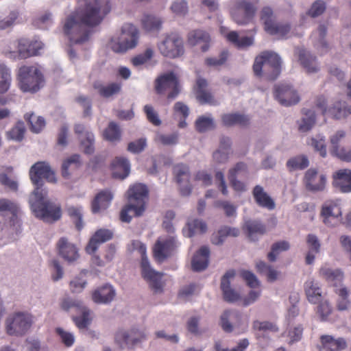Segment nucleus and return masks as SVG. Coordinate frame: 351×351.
<instances>
[{"label":"nucleus","instance_id":"nucleus-1","mask_svg":"<svg viewBox=\"0 0 351 351\" xmlns=\"http://www.w3.org/2000/svg\"><path fill=\"white\" fill-rule=\"evenodd\" d=\"M107 0H88L71 12L65 19L63 32L73 44L88 40L93 29L99 25L110 12Z\"/></svg>","mask_w":351,"mask_h":351},{"label":"nucleus","instance_id":"nucleus-2","mask_svg":"<svg viewBox=\"0 0 351 351\" xmlns=\"http://www.w3.org/2000/svg\"><path fill=\"white\" fill-rule=\"evenodd\" d=\"M47 191L40 187L35 188L29 197V204L34 215L43 221L53 223L62 217L60 204L47 199Z\"/></svg>","mask_w":351,"mask_h":351},{"label":"nucleus","instance_id":"nucleus-3","mask_svg":"<svg viewBox=\"0 0 351 351\" xmlns=\"http://www.w3.org/2000/svg\"><path fill=\"white\" fill-rule=\"evenodd\" d=\"M280 56L269 51H262L255 59L252 66L254 75L261 77L265 76L268 80H275L281 73Z\"/></svg>","mask_w":351,"mask_h":351},{"label":"nucleus","instance_id":"nucleus-4","mask_svg":"<svg viewBox=\"0 0 351 351\" xmlns=\"http://www.w3.org/2000/svg\"><path fill=\"white\" fill-rule=\"evenodd\" d=\"M18 86L23 93H35L44 85V76L36 66H21L16 74Z\"/></svg>","mask_w":351,"mask_h":351},{"label":"nucleus","instance_id":"nucleus-5","mask_svg":"<svg viewBox=\"0 0 351 351\" xmlns=\"http://www.w3.org/2000/svg\"><path fill=\"white\" fill-rule=\"evenodd\" d=\"M132 246L134 250L138 251L141 258V269L142 277L149 283V287L154 293H161L163 289V285L161 281L163 274L152 268L146 255L147 248L145 245L138 241H134L132 242Z\"/></svg>","mask_w":351,"mask_h":351},{"label":"nucleus","instance_id":"nucleus-6","mask_svg":"<svg viewBox=\"0 0 351 351\" xmlns=\"http://www.w3.org/2000/svg\"><path fill=\"white\" fill-rule=\"evenodd\" d=\"M138 31L130 23L125 24L119 37L112 38L109 43L112 50L117 53H124L133 49L138 43Z\"/></svg>","mask_w":351,"mask_h":351},{"label":"nucleus","instance_id":"nucleus-7","mask_svg":"<svg viewBox=\"0 0 351 351\" xmlns=\"http://www.w3.org/2000/svg\"><path fill=\"white\" fill-rule=\"evenodd\" d=\"M260 20L263 22L264 30L269 35L284 38L291 30V25L289 23L276 20L274 10L269 6L263 7L261 10Z\"/></svg>","mask_w":351,"mask_h":351},{"label":"nucleus","instance_id":"nucleus-8","mask_svg":"<svg viewBox=\"0 0 351 351\" xmlns=\"http://www.w3.org/2000/svg\"><path fill=\"white\" fill-rule=\"evenodd\" d=\"M32 322L30 314L23 312L14 313L6 319V332L9 335L22 336L30 328Z\"/></svg>","mask_w":351,"mask_h":351},{"label":"nucleus","instance_id":"nucleus-9","mask_svg":"<svg viewBox=\"0 0 351 351\" xmlns=\"http://www.w3.org/2000/svg\"><path fill=\"white\" fill-rule=\"evenodd\" d=\"M257 3L258 1L253 3L246 0L237 1L230 9L232 19L238 25L248 24L255 16Z\"/></svg>","mask_w":351,"mask_h":351},{"label":"nucleus","instance_id":"nucleus-10","mask_svg":"<svg viewBox=\"0 0 351 351\" xmlns=\"http://www.w3.org/2000/svg\"><path fill=\"white\" fill-rule=\"evenodd\" d=\"M155 88L158 94L168 93L167 99L169 100L174 99L180 90L178 79L172 71L158 77L156 80Z\"/></svg>","mask_w":351,"mask_h":351},{"label":"nucleus","instance_id":"nucleus-11","mask_svg":"<svg viewBox=\"0 0 351 351\" xmlns=\"http://www.w3.org/2000/svg\"><path fill=\"white\" fill-rule=\"evenodd\" d=\"M161 54L167 58H176L184 53V45L182 38L177 34L171 33L158 45Z\"/></svg>","mask_w":351,"mask_h":351},{"label":"nucleus","instance_id":"nucleus-12","mask_svg":"<svg viewBox=\"0 0 351 351\" xmlns=\"http://www.w3.org/2000/svg\"><path fill=\"white\" fill-rule=\"evenodd\" d=\"M128 200L136 206V216H141L145 210L148 189L145 184H135L128 191Z\"/></svg>","mask_w":351,"mask_h":351},{"label":"nucleus","instance_id":"nucleus-13","mask_svg":"<svg viewBox=\"0 0 351 351\" xmlns=\"http://www.w3.org/2000/svg\"><path fill=\"white\" fill-rule=\"evenodd\" d=\"M29 178L36 188H43V178L50 182L56 181L55 173L49 164L41 161L37 162L32 166L29 170Z\"/></svg>","mask_w":351,"mask_h":351},{"label":"nucleus","instance_id":"nucleus-14","mask_svg":"<svg viewBox=\"0 0 351 351\" xmlns=\"http://www.w3.org/2000/svg\"><path fill=\"white\" fill-rule=\"evenodd\" d=\"M177 247L178 243L175 237L159 238L153 247V256L158 262H163L172 255Z\"/></svg>","mask_w":351,"mask_h":351},{"label":"nucleus","instance_id":"nucleus-15","mask_svg":"<svg viewBox=\"0 0 351 351\" xmlns=\"http://www.w3.org/2000/svg\"><path fill=\"white\" fill-rule=\"evenodd\" d=\"M326 177L323 173H319L315 168L308 169L304 176L303 183L306 189L311 192H322L326 186Z\"/></svg>","mask_w":351,"mask_h":351},{"label":"nucleus","instance_id":"nucleus-16","mask_svg":"<svg viewBox=\"0 0 351 351\" xmlns=\"http://www.w3.org/2000/svg\"><path fill=\"white\" fill-rule=\"evenodd\" d=\"M173 174L176 182L179 185L182 195L188 196L192 191L190 183V170L188 165L180 163L173 167Z\"/></svg>","mask_w":351,"mask_h":351},{"label":"nucleus","instance_id":"nucleus-17","mask_svg":"<svg viewBox=\"0 0 351 351\" xmlns=\"http://www.w3.org/2000/svg\"><path fill=\"white\" fill-rule=\"evenodd\" d=\"M274 97L281 105L285 106L295 105L300 101V97L292 86L285 83L275 86Z\"/></svg>","mask_w":351,"mask_h":351},{"label":"nucleus","instance_id":"nucleus-18","mask_svg":"<svg viewBox=\"0 0 351 351\" xmlns=\"http://www.w3.org/2000/svg\"><path fill=\"white\" fill-rule=\"evenodd\" d=\"M12 81L10 69L5 64L0 63V106H5L14 101L13 94L5 95L10 88Z\"/></svg>","mask_w":351,"mask_h":351},{"label":"nucleus","instance_id":"nucleus-19","mask_svg":"<svg viewBox=\"0 0 351 351\" xmlns=\"http://www.w3.org/2000/svg\"><path fill=\"white\" fill-rule=\"evenodd\" d=\"M341 209L335 202H326L322 207L321 215L324 223L328 226H337L341 219Z\"/></svg>","mask_w":351,"mask_h":351},{"label":"nucleus","instance_id":"nucleus-20","mask_svg":"<svg viewBox=\"0 0 351 351\" xmlns=\"http://www.w3.org/2000/svg\"><path fill=\"white\" fill-rule=\"evenodd\" d=\"M146 339V335L144 331L136 328H132L129 332L120 330L115 336V340L119 343H124L129 349L134 348V346L141 343Z\"/></svg>","mask_w":351,"mask_h":351},{"label":"nucleus","instance_id":"nucleus-21","mask_svg":"<svg viewBox=\"0 0 351 351\" xmlns=\"http://www.w3.org/2000/svg\"><path fill=\"white\" fill-rule=\"evenodd\" d=\"M43 47V44L36 40L22 38L17 40V52L22 59L37 56Z\"/></svg>","mask_w":351,"mask_h":351},{"label":"nucleus","instance_id":"nucleus-22","mask_svg":"<svg viewBox=\"0 0 351 351\" xmlns=\"http://www.w3.org/2000/svg\"><path fill=\"white\" fill-rule=\"evenodd\" d=\"M193 92L199 104L212 106L218 104L212 93L208 89V82L205 79L201 77L197 79Z\"/></svg>","mask_w":351,"mask_h":351},{"label":"nucleus","instance_id":"nucleus-23","mask_svg":"<svg viewBox=\"0 0 351 351\" xmlns=\"http://www.w3.org/2000/svg\"><path fill=\"white\" fill-rule=\"evenodd\" d=\"M346 136V132L343 130L337 131L330 138L331 149L330 153L344 161H351V150L345 147H341L339 143Z\"/></svg>","mask_w":351,"mask_h":351},{"label":"nucleus","instance_id":"nucleus-24","mask_svg":"<svg viewBox=\"0 0 351 351\" xmlns=\"http://www.w3.org/2000/svg\"><path fill=\"white\" fill-rule=\"evenodd\" d=\"M75 133L80 141V146L86 154H92L95 151V137L92 132L86 130L82 124H76L74 127Z\"/></svg>","mask_w":351,"mask_h":351},{"label":"nucleus","instance_id":"nucleus-25","mask_svg":"<svg viewBox=\"0 0 351 351\" xmlns=\"http://www.w3.org/2000/svg\"><path fill=\"white\" fill-rule=\"evenodd\" d=\"M56 248L59 256L67 262L75 261L79 257L77 247L73 243L69 242L66 237H61L58 240Z\"/></svg>","mask_w":351,"mask_h":351},{"label":"nucleus","instance_id":"nucleus-26","mask_svg":"<svg viewBox=\"0 0 351 351\" xmlns=\"http://www.w3.org/2000/svg\"><path fill=\"white\" fill-rule=\"evenodd\" d=\"M112 198L113 194L110 190L100 191L91 201V212L93 214H97L106 210L110 205Z\"/></svg>","mask_w":351,"mask_h":351},{"label":"nucleus","instance_id":"nucleus-27","mask_svg":"<svg viewBox=\"0 0 351 351\" xmlns=\"http://www.w3.org/2000/svg\"><path fill=\"white\" fill-rule=\"evenodd\" d=\"M113 237V232L108 229H99L90 238L88 245L86 247V251L90 254H94L99 246L110 240Z\"/></svg>","mask_w":351,"mask_h":351},{"label":"nucleus","instance_id":"nucleus-28","mask_svg":"<svg viewBox=\"0 0 351 351\" xmlns=\"http://www.w3.org/2000/svg\"><path fill=\"white\" fill-rule=\"evenodd\" d=\"M321 345L319 346V351H341L345 350L348 343L343 337L335 339L331 335H324L320 337Z\"/></svg>","mask_w":351,"mask_h":351},{"label":"nucleus","instance_id":"nucleus-29","mask_svg":"<svg viewBox=\"0 0 351 351\" xmlns=\"http://www.w3.org/2000/svg\"><path fill=\"white\" fill-rule=\"evenodd\" d=\"M235 276L234 270H229L223 276L221 280V289L225 301L232 303L240 299L239 294L230 287V278Z\"/></svg>","mask_w":351,"mask_h":351},{"label":"nucleus","instance_id":"nucleus-30","mask_svg":"<svg viewBox=\"0 0 351 351\" xmlns=\"http://www.w3.org/2000/svg\"><path fill=\"white\" fill-rule=\"evenodd\" d=\"M333 186L343 193L351 192V170L340 169L333 175Z\"/></svg>","mask_w":351,"mask_h":351},{"label":"nucleus","instance_id":"nucleus-31","mask_svg":"<svg viewBox=\"0 0 351 351\" xmlns=\"http://www.w3.org/2000/svg\"><path fill=\"white\" fill-rule=\"evenodd\" d=\"M241 173H247V165L243 162H237L232 169H230L228 173V180L231 186L239 192L246 190L245 184L237 179V175Z\"/></svg>","mask_w":351,"mask_h":351},{"label":"nucleus","instance_id":"nucleus-32","mask_svg":"<svg viewBox=\"0 0 351 351\" xmlns=\"http://www.w3.org/2000/svg\"><path fill=\"white\" fill-rule=\"evenodd\" d=\"M221 118L223 125L226 127L238 125L241 128H247L251 120L248 115L239 112L223 114Z\"/></svg>","mask_w":351,"mask_h":351},{"label":"nucleus","instance_id":"nucleus-33","mask_svg":"<svg viewBox=\"0 0 351 351\" xmlns=\"http://www.w3.org/2000/svg\"><path fill=\"white\" fill-rule=\"evenodd\" d=\"M210 250L207 246H202L194 254L191 261V267L195 271L206 269L208 265Z\"/></svg>","mask_w":351,"mask_h":351},{"label":"nucleus","instance_id":"nucleus-34","mask_svg":"<svg viewBox=\"0 0 351 351\" xmlns=\"http://www.w3.org/2000/svg\"><path fill=\"white\" fill-rule=\"evenodd\" d=\"M210 36L208 32L202 29H195L188 34V43L192 46L202 43L201 47L202 52H206L209 49Z\"/></svg>","mask_w":351,"mask_h":351},{"label":"nucleus","instance_id":"nucleus-35","mask_svg":"<svg viewBox=\"0 0 351 351\" xmlns=\"http://www.w3.org/2000/svg\"><path fill=\"white\" fill-rule=\"evenodd\" d=\"M252 195L256 203L261 207L269 210L276 207L274 199L264 191L263 186L256 185L254 187Z\"/></svg>","mask_w":351,"mask_h":351},{"label":"nucleus","instance_id":"nucleus-36","mask_svg":"<svg viewBox=\"0 0 351 351\" xmlns=\"http://www.w3.org/2000/svg\"><path fill=\"white\" fill-rule=\"evenodd\" d=\"M111 169L113 178L123 180L130 173V162L125 158L116 157L111 164Z\"/></svg>","mask_w":351,"mask_h":351},{"label":"nucleus","instance_id":"nucleus-37","mask_svg":"<svg viewBox=\"0 0 351 351\" xmlns=\"http://www.w3.org/2000/svg\"><path fill=\"white\" fill-rule=\"evenodd\" d=\"M304 291L308 301L312 304L321 302L322 292L317 282L311 279L304 283Z\"/></svg>","mask_w":351,"mask_h":351},{"label":"nucleus","instance_id":"nucleus-38","mask_svg":"<svg viewBox=\"0 0 351 351\" xmlns=\"http://www.w3.org/2000/svg\"><path fill=\"white\" fill-rule=\"evenodd\" d=\"M320 276L336 288L343 280V274L340 269H332L326 266H323L319 269Z\"/></svg>","mask_w":351,"mask_h":351},{"label":"nucleus","instance_id":"nucleus-39","mask_svg":"<svg viewBox=\"0 0 351 351\" xmlns=\"http://www.w3.org/2000/svg\"><path fill=\"white\" fill-rule=\"evenodd\" d=\"M115 295V291L112 286L106 285L96 289L92 295L93 300L96 303H108Z\"/></svg>","mask_w":351,"mask_h":351},{"label":"nucleus","instance_id":"nucleus-40","mask_svg":"<svg viewBox=\"0 0 351 351\" xmlns=\"http://www.w3.org/2000/svg\"><path fill=\"white\" fill-rule=\"evenodd\" d=\"M240 231L238 228L224 226L221 227L216 234L212 235L211 242L214 245H221L227 237H237Z\"/></svg>","mask_w":351,"mask_h":351},{"label":"nucleus","instance_id":"nucleus-41","mask_svg":"<svg viewBox=\"0 0 351 351\" xmlns=\"http://www.w3.org/2000/svg\"><path fill=\"white\" fill-rule=\"evenodd\" d=\"M93 87L97 90L100 96L104 98L110 97L118 94L121 90V84L118 82H112L108 85H104L99 82H95Z\"/></svg>","mask_w":351,"mask_h":351},{"label":"nucleus","instance_id":"nucleus-42","mask_svg":"<svg viewBox=\"0 0 351 351\" xmlns=\"http://www.w3.org/2000/svg\"><path fill=\"white\" fill-rule=\"evenodd\" d=\"M334 291L338 296L336 301L337 309L339 311H348L351 304L349 299L350 292L348 288L345 286H341L335 288Z\"/></svg>","mask_w":351,"mask_h":351},{"label":"nucleus","instance_id":"nucleus-43","mask_svg":"<svg viewBox=\"0 0 351 351\" xmlns=\"http://www.w3.org/2000/svg\"><path fill=\"white\" fill-rule=\"evenodd\" d=\"M298 58L301 65L308 73H315L318 71L316 65V58L305 49H300Z\"/></svg>","mask_w":351,"mask_h":351},{"label":"nucleus","instance_id":"nucleus-44","mask_svg":"<svg viewBox=\"0 0 351 351\" xmlns=\"http://www.w3.org/2000/svg\"><path fill=\"white\" fill-rule=\"evenodd\" d=\"M186 227V229H184L183 231L187 237H192L195 234H204L207 230L206 223L197 219L188 221Z\"/></svg>","mask_w":351,"mask_h":351},{"label":"nucleus","instance_id":"nucleus-45","mask_svg":"<svg viewBox=\"0 0 351 351\" xmlns=\"http://www.w3.org/2000/svg\"><path fill=\"white\" fill-rule=\"evenodd\" d=\"M141 24L146 32H154L160 30L162 21L155 15L145 14L141 19Z\"/></svg>","mask_w":351,"mask_h":351},{"label":"nucleus","instance_id":"nucleus-46","mask_svg":"<svg viewBox=\"0 0 351 351\" xmlns=\"http://www.w3.org/2000/svg\"><path fill=\"white\" fill-rule=\"evenodd\" d=\"M244 228L247 232V237L254 241V236L255 234L263 235L267 230L266 226L258 220H249L245 223Z\"/></svg>","mask_w":351,"mask_h":351},{"label":"nucleus","instance_id":"nucleus-47","mask_svg":"<svg viewBox=\"0 0 351 351\" xmlns=\"http://www.w3.org/2000/svg\"><path fill=\"white\" fill-rule=\"evenodd\" d=\"M226 38L237 48H246L254 43L253 37L243 36L239 38V34L236 31L230 32L226 34Z\"/></svg>","mask_w":351,"mask_h":351},{"label":"nucleus","instance_id":"nucleus-48","mask_svg":"<svg viewBox=\"0 0 351 351\" xmlns=\"http://www.w3.org/2000/svg\"><path fill=\"white\" fill-rule=\"evenodd\" d=\"M80 155L73 154L64 160L62 165V176L69 178L73 170L78 169L81 165Z\"/></svg>","mask_w":351,"mask_h":351},{"label":"nucleus","instance_id":"nucleus-49","mask_svg":"<svg viewBox=\"0 0 351 351\" xmlns=\"http://www.w3.org/2000/svg\"><path fill=\"white\" fill-rule=\"evenodd\" d=\"M24 119L29 125L31 131L35 133L40 132L45 126V121L42 117H36L33 112H27Z\"/></svg>","mask_w":351,"mask_h":351},{"label":"nucleus","instance_id":"nucleus-50","mask_svg":"<svg viewBox=\"0 0 351 351\" xmlns=\"http://www.w3.org/2000/svg\"><path fill=\"white\" fill-rule=\"evenodd\" d=\"M309 165V160L307 156L299 155L291 158L287 162V167L290 171L295 170H303Z\"/></svg>","mask_w":351,"mask_h":351},{"label":"nucleus","instance_id":"nucleus-51","mask_svg":"<svg viewBox=\"0 0 351 351\" xmlns=\"http://www.w3.org/2000/svg\"><path fill=\"white\" fill-rule=\"evenodd\" d=\"M173 112L175 115H179L181 117V119L179 121L178 127L180 128H184L187 125L186 119L189 114V108L182 101H178L174 104Z\"/></svg>","mask_w":351,"mask_h":351},{"label":"nucleus","instance_id":"nucleus-52","mask_svg":"<svg viewBox=\"0 0 351 351\" xmlns=\"http://www.w3.org/2000/svg\"><path fill=\"white\" fill-rule=\"evenodd\" d=\"M289 243L286 241H280L274 243L271 247V251L267 254V258L270 262H274L277 256L282 252L289 249Z\"/></svg>","mask_w":351,"mask_h":351},{"label":"nucleus","instance_id":"nucleus-53","mask_svg":"<svg viewBox=\"0 0 351 351\" xmlns=\"http://www.w3.org/2000/svg\"><path fill=\"white\" fill-rule=\"evenodd\" d=\"M304 117L302 119L299 125V130L302 132H306L310 130L315 123V114L311 110H306L303 112Z\"/></svg>","mask_w":351,"mask_h":351},{"label":"nucleus","instance_id":"nucleus-54","mask_svg":"<svg viewBox=\"0 0 351 351\" xmlns=\"http://www.w3.org/2000/svg\"><path fill=\"white\" fill-rule=\"evenodd\" d=\"M105 139L109 141H119L121 138V130L119 125L112 121L104 132Z\"/></svg>","mask_w":351,"mask_h":351},{"label":"nucleus","instance_id":"nucleus-55","mask_svg":"<svg viewBox=\"0 0 351 351\" xmlns=\"http://www.w3.org/2000/svg\"><path fill=\"white\" fill-rule=\"evenodd\" d=\"M82 315L79 317H73V319L79 328H86L90 322V311L84 305L79 308Z\"/></svg>","mask_w":351,"mask_h":351},{"label":"nucleus","instance_id":"nucleus-56","mask_svg":"<svg viewBox=\"0 0 351 351\" xmlns=\"http://www.w3.org/2000/svg\"><path fill=\"white\" fill-rule=\"evenodd\" d=\"M19 211V206L15 202L5 198L0 199V214L8 212L13 216H16Z\"/></svg>","mask_w":351,"mask_h":351},{"label":"nucleus","instance_id":"nucleus-57","mask_svg":"<svg viewBox=\"0 0 351 351\" xmlns=\"http://www.w3.org/2000/svg\"><path fill=\"white\" fill-rule=\"evenodd\" d=\"M12 167H8L7 168L8 173H0V183L11 191H16L18 189V184L16 181L12 180L8 175V173H12Z\"/></svg>","mask_w":351,"mask_h":351},{"label":"nucleus","instance_id":"nucleus-58","mask_svg":"<svg viewBox=\"0 0 351 351\" xmlns=\"http://www.w3.org/2000/svg\"><path fill=\"white\" fill-rule=\"evenodd\" d=\"M214 128L215 124L212 118L202 116L195 121V128L199 132H204Z\"/></svg>","mask_w":351,"mask_h":351},{"label":"nucleus","instance_id":"nucleus-59","mask_svg":"<svg viewBox=\"0 0 351 351\" xmlns=\"http://www.w3.org/2000/svg\"><path fill=\"white\" fill-rule=\"evenodd\" d=\"M332 311V306L328 300L319 302L317 307V313L322 321H326Z\"/></svg>","mask_w":351,"mask_h":351},{"label":"nucleus","instance_id":"nucleus-60","mask_svg":"<svg viewBox=\"0 0 351 351\" xmlns=\"http://www.w3.org/2000/svg\"><path fill=\"white\" fill-rule=\"evenodd\" d=\"M67 212L69 215L75 220L76 228L81 230L83 228L82 208L71 206L67 209Z\"/></svg>","mask_w":351,"mask_h":351},{"label":"nucleus","instance_id":"nucleus-61","mask_svg":"<svg viewBox=\"0 0 351 351\" xmlns=\"http://www.w3.org/2000/svg\"><path fill=\"white\" fill-rule=\"evenodd\" d=\"M24 132L25 129L23 123L19 122L14 127L8 132L7 136L10 139L20 141L23 138Z\"/></svg>","mask_w":351,"mask_h":351},{"label":"nucleus","instance_id":"nucleus-62","mask_svg":"<svg viewBox=\"0 0 351 351\" xmlns=\"http://www.w3.org/2000/svg\"><path fill=\"white\" fill-rule=\"evenodd\" d=\"M326 10V5L323 1L317 0L311 5L307 12V14L313 18L321 15Z\"/></svg>","mask_w":351,"mask_h":351},{"label":"nucleus","instance_id":"nucleus-63","mask_svg":"<svg viewBox=\"0 0 351 351\" xmlns=\"http://www.w3.org/2000/svg\"><path fill=\"white\" fill-rule=\"evenodd\" d=\"M240 275L250 287L255 288L259 286V281L252 272L247 270H242Z\"/></svg>","mask_w":351,"mask_h":351},{"label":"nucleus","instance_id":"nucleus-64","mask_svg":"<svg viewBox=\"0 0 351 351\" xmlns=\"http://www.w3.org/2000/svg\"><path fill=\"white\" fill-rule=\"evenodd\" d=\"M329 112L336 119H341L351 114V106L349 107L337 108L336 106L329 109Z\"/></svg>","mask_w":351,"mask_h":351}]
</instances>
